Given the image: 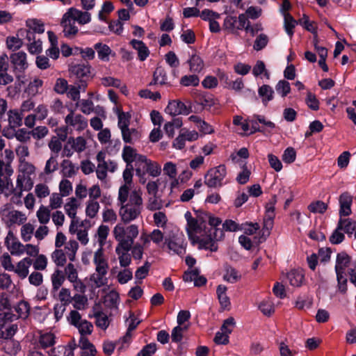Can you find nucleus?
Segmentation results:
<instances>
[{
    "label": "nucleus",
    "mask_w": 356,
    "mask_h": 356,
    "mask_svg": "<svg viewBox=\"0 0 356 356\" xmlns=\"http://www.w3.org/2000/svg\"><path fill=\"white\" fill-rule=\"evenodd\" d=\"M118 205L122 222L127 224L136 220L140 216L143 208L142 191L134 189L130 192L129 186H121L118 191Z\"/></svg>",
    "instance_id": "1"
},
{
    "label": "nucleus",
    "mask_w": 356,
    "mask_h": 356,
    "mask_svg": "<svg viewBox=\"0 0 356 356\" xmlns=\"http://www.w3.org/2000/svg\"><path fill=\"white\" fill-rule=\"evenodd\" d=\"M206 216L208 218L210 227H206L205 234L200 241V248L211 252H216L218 249V241L224 238L223 229L217 227L221 224V220L211 215H206Z\"/></svg>",
    "instance_id": "2"
},
{
    "label": "nucleus",
    "mask_w": 356,
    "mask_h": 356,
    "mask_svg": "<svg viewBox=\"0 0 356 356\" xmlns=\"http://www.w3.org/2000/svg\"><path fill=\"white\" fill-rule=\"evenodd\" d=\"M92 262L95 266V273L91 275L90 281L96 287H101L107 283L106 275L109 268L104 250L97 248L95 251Z\"/></svg>",
    "instance_id": "3"
},
{
    "label": "nucleus",
    "mask_w": 356,
    "mask_h": 356,
    "mask_svg": "<svg viewBox=\"0 0 356 356\" xmlns=\"http://www.w3.org/2000/svg\"><path fill=\"white\" fill-rule=\"evenodd\" d=\"M138 234V226L135 224L125 226L118 223L113 229V237L118 242L116 246L131 247Z\"/></svg>",
    "instance_id": "4"
},
{
    "label": "nucleus",
    "mask_w": 356,
    "mask_h": 356,
    "mask_svg": "<svg viewBox=\"0 0 356 356\" xmlns=\"http://www.w3.org/2000/svg\"><path fill=\"white\" fill-rule=\"evenodd\" d=\"M118 127L124 143L134 144L140 140L141 133L138 129L130 127V115L128 113H121L118 115Z\"/></svg>",
    "instance_id": "5"
},
{
    "label": "nucleus",
    "mask_w": 356,
    "mask_h": 356,
    "mask_svg": "<svg viewBox=\"0 0 356 356\" xmlns=\"http://www.w3.org/2000/svg\"><path fill=\"white\" fill-rule=\"evenodd\" d=\"M227 168L223 164L210 168L204 175V184L209 188H220L229 183Z\"/></svg>",
    "instance_id": "6"
},
{
    "label": "nucleus",
    "mask_w": 356,
    "mask_h": 356,
    "mask_svg": "<svg viewBox=\"0 0 356 356\" xmlns=\"http://www.w3.org/2000/svg\"><path fill=\"white\" fill-rule=\"evenodd\" d=\"M68 323L75 327L81 337L80 339H88L86 336L90 335L93 331V325L86 319L82 318L81 314L76 310H71L67 317Z\"/></svg>",
    "instance_id": "7"
},
{
    "label": "nucleus",
    "mask_w": 356,
    "mask_h": 356,
    "mask_svg": "<svg viewBox=\"0 0 356 356\" xmlns=\"http://www.w3.org/2000/svg\"><path fill=\"white\" fill-rule=\"evenodd\" d=\"M64 122L65 129H70V133L73 131L81 133L88 125V121L86 117L72 109L69 111V113L65 117Z\"/></svg>",
    "instance_id": "8"
},
{
    "label": "nucleus",
    "mask_w": 356,
    "mask_h": 356,
    "mask_svg": "<svg viewBox=\"0 0 356 356\" xmlns=\"http://www.w3.org/2000/svg\"><path fill=\"white\" fill-rule=\"evenodd\" d=\"M186 232L189 239L193 244H197L199 249L200 248V241L205 234L206 225L202 218H194L186 224Z\"/></svg>",
    "instance_id": "9"
},
{
    "label": "nucleus",
    "mask_w": 356,
    "mask_h": 356,
    "mask_svg": "<svg viewBox=\"0 0 356 356\" xmlns=\"http://www.w3.org/2000/svg\"><path fill=\"white\" fill-rule=\"evenodd\" d=\"M34 184L33 179H26L17 175L15 187H13L14 195L10 197V202L15 204H22L21 198L23 192L29 191Z\"/></svg>",
    "instance_id": "10"
},
{
    "label": "nucleus",
    "mask_w": 356,
    "mask_h": 356,
    "mask_svg": "<svg viewBox=\"0 0 356 356\" xmlns=\"http://www.w3.org/2000/svg\"><path fill=\"white\" fill-rule=\"evenodd\" d=\"M10 61L16 74V79L20 81L22 76L17 73L24 72L29 67L26 54L22 51L13 53L10 55Z\"/></svg>",
    "instance_id": "11"
},
{
    "label": "nucleus",
    "mask_w": 356,
    "mask_h": 356,
    "mask_svg": "<svg viewBox=\"0 0 356 356\" xmlns=\"http://www.w3.org/2000/svg\"><path fill=\"white\" fill-rule=\"evenodd\" d=\"M165 243L174 254L181 256L186 253V242L182 234H175L166 238Z\"/></svg>",
    "instance_id": "12"
},
{
    "label": "nucleus",
    "mask_w": 356,
    "mask_h": 356,
    "mask_svg": "<svg viewBox=\"0 0 356 356\" xmlns=\"http://www.w3.org/2000/svg\"><path fill=\"white\" fill-rule=\"evenodd\" d=\"M80 207V202L75 197H70L64 205V209L66 214L72 219L69 228L70 233L75 232V226L78 224L76 219L77 209Z\"/></svg>",
    "instance_id": "13"
},
{
    "label": "nucleus",
    "mask_w": 356,
    "mask_h": 356,
    "mask_svg": "<svg viewBox=\"0 0 356 356\" xmlns=\"http://www.w3.org/2000/svg\"><path fill=\"white\" fill-rule=\"evenodd\" d=\"M5 245L12 255L21 256L24 254V245L14 235L12 231H9L5 238Z\"/></svg>",
    "instance_id": "14"
},
{
    "label": "nucleus",
    "mask_w": 356,
    "mask_h": 356,
    "mask_svg": "<svg viewBox=\"0 0 356 356\" xmlns=\"http://www.w3.org/2000/svg\"><path fill=\"white\" fill-rule=\"evenodd\" d=\"M60 26L63 28V35L68 39L74 38L79 33V28L67 13H65L62 17Z\"/></svg>",
    "instance_id": "15"
},
{
    "label": "nucleus",
    "mask_w": 356,
    "mask_h": 356,
    "mask_svg": "<svg viewBox=\"0 0 356 356\" xmlns=\"http://www.w3.org/2000/svg\"><path fill=\"white\" fill-rule=\"evenodd\" d=\"M56 336L51 332H39V335L36 340V346L46 350L52 348L56 343Z\"/></svg>",
    "instance_id": "16"
},
{
    "label": "nucleus",
    "mask_w": 356,
    "mask_h": 356,
    "mask_svg": "<svg viewBox=\"0 0 356 356\" xmlns=\"http://www.w3.org/2000/svg\"><path fill=\"white\" fill-rule=\"evenodd\" d=\"M66 13L73 19L74 22H77L81 25H84L91 22V14L87 11H81L72 7L67 9Z\"/></svg>",
    "instance_id": "17"
},
{
    "label": "nucleus",
    "mask_w": 356,
    "mask_h": 356,
    "mask_svg": "<svg viewBox=\"0 0 356 356\" xmlns=\"http://www.w3.org/2000/svg\"><path fill=\"white\" fill-rule=\"evenodd\" d=\"M139 162L143 165V169L145 170L150 176L156 177L160 175L161 168L158 163L148 159L145 156H140Z\"/></svg>",
    "instance_id": "18"
},
{
    "label": "nucleus",
    "mask_w": 356,
    "mask_h": 356,
    "mask_svg": "<svg viewBox=\"0 0 356 356\" xmlns=\"http://www.w3.org/2000/svg\"><path fill=\"white\" fill-rule=\"evenodd\" d=\"M166 112L170 115H188L189 108L181 101L172 100L168 103L165 108Z\"/></svg>",
    "instance_id": "19"
},
{
    "label": "nucleus",
    "mask_w": 356,
    "mask_h": 356,
    "mask_svg": "<svg viewBox=\"0 0 356 356\" xmlns=\"http://www.w3.org/2000/svg\"><path fill=\"white\" fill-rule=\"evenodd\" d=\"M94 49L97 53L98 58L103 62H108L111 56H115V53L110 48V47L102 42L95 44Z\"/></svg>",
    "instance_id": "20"
},
{
    "label": "nucleus",
    "mask_w": 356,
    "mask_h": 356,
    "mask_svg": "<svg viewBox=\"0 0 356 356\" xmlns=\"http://www.w3.org/2000/svg\"><path fill=\"white\" fill-rule=\"evenodd\" d=\"M32 265V259L30 257H25L20 260L14 266L13 272L17 274V275L22 280L25 279L29 273V268Z\"/></svg>",
    "instance_id": "21"
},
{
    "label": "nucleus",
    "mask_w": 356,
    "mask_h": 356,
    "mask_svg": "<svg viewBox=\"0 0 356 356\" xmlns=\"http://www.w3.org/2000/svg\"><path fill=\"white\" fill-rule=\"evenodd\" d=\"M339 215L340 216H348L351 213V204L353 197L348 192H344L339 196Z\"/></svg>",
    "instance_id": "22"
},
{
    "label": "nucleus",
    "mask_w": 356,
    "mask_h": 356,
    "mask_svg": "<svg viewBox=\"0 0 356 356\" xmlns=\"http://www.w3.org/2000/svg\"><path fill=\"white\" fill-rule=\"evenodd\" d=\"M131 247H115V253L118 255L120 266L122 268L128 267L131 263V255L129 251Z\"/></svg>",
    "instance_id": "23"
},
{
    "label": "nucleus",
    "mask_w": 356,
    "mask_h": 356,
    "mask_svg": "<svg viewBox=\"0 0 356 356\" xmlns=\"http://www.w3.org/2000/svg\"><path fill=\"white\" fill-rule=\"evenodd\" d=\"M26 40H27L28 50L32 54H38L42 51V41L36 39L35 35L31 31H26Z\"/></svg>",
    "instance_id": "24"
},
{
    "label": "nucleus",
    "mask_w": 356,
    "mask_h": 356,
    "mask_svg": "<svg viewBox=\"0 0 356 356\" xmlns=\"http://www.w3.org/2000/svg\"><path fill=\"white\" fill-rule=\"evenodd\" d=\"M36 168L29 161L19 163L17 175L26 179H33L35 177Z\"/></svg>",
    "instance_id": "25"
},
{
    "label": "nucleus",
    "mask_w": 356,
    "mask_h": 356,
    "mask_svg": "<svg viewBox=\"0 0 356 356\" xmlns=\"http://www.w3.org/2000/svg\"><path fill=\"white\" fill-rule=\"evenodd\" d=\"M150 85L171 86V83L168 79L167 72L163 67H159L155 70Z\"/></svg>",
    "instance_id": "26"
},
{
    "label": "nucleus",
    "mask_w": 356,
    "mask_h": 356,
    "mask_svg": "<svg viewBox=\"0 0 356 356\" xmlns=\"http://www.w3.org/2000/svg\"><path fill=\"white\" fill-rule=\"evenodd\" d=\"M10 176L0 175V195L3 194L6 197L14 195L13 185Z\"/></svg>",
    "instance_id": "27"
},
{
    "label": "nucleus",
    "mask_w": 356,
    "mask_h": 356,
    "mask_svg": "<svg viewBox=\"0 0 356 356\" xmlns=\"http://www.w3.org/2000/svg\"><path fill=\"white\" fill-rule=\"evenodd\" d=\"M109 227L105 225H100L95 234V239L98 244V248L104 250V246L106 243V240L109 234Z\"/></svg>",
    "instance_id": "28"
},
{
    "label": "nucleus",
    "mask_w": 356,
    "mask_h": 356,
    "mask_svg": "<svg viewBox=\"0 0 356 356\" xmlns=\"http://www.w3.org/2000/svg\"><path fill=\"white\" fill-rule=\"evenodd\" d=\"M60 167L63 176L68 178L74 177L79 169V166L76 165L69 159H64L61 162Z\"/></svg>",
    "instance_id": "29"
},
{
    "label": "nucleus",
    "mask_w": 356,
    "mask_h": 356,
    "mask_svg": "<svg viewBox=\"0 0 356 356\" xmlns=\"http://www.w3.org/2000/svg\"><path fill=\"white\" fill-rule=\"evenodd\" d=\"M227 286L222 284L218 285L216 289V294L219 303L221 308L224 310L229 309L231 305L229 298L227 295Z\"/></svg>",
    "instance_id": "30"
},
{
    "label": "nucleus",
    "mask_w": 356,
    "mask_h": 356,
    "mask_svg": "<svg viewBox=\"0 0 356 356\" xmlns=\"http://www.w3.org/2000/svg\"><path fill=\"white\" fill-rule=\"evenodd\" d=\"M132 47L138 52V56L140 60L144 61L149 55V51L145 44L138 40H132L130 42Z\"/></svg>",
    "instance_id": "31"
},
{
    "label": "nucleus",
    "mask_w": 356,
    "mask_h": 356,
    "mask_svg": "<svg viewBox=\"0 0 356 356\" xmlns=\"http://www.w3.org/2000/svg\"><path fill=\"white\" fill-rule=\"evenodd\" d=\"M350 261V257L346 252H340L337 254L334 268L335 272L345 273V270L348 266Z\"/></svg>",
    "instance_id": "32"
},
{
    "label": "nucleus",
    "mask_w": 356,
    "mask_h": 356,
    "mask_svg": "<svg viewBox=\"0 0 356 356\" xmlns=\"http://www.w3.org/2000/svg\"><path fill=\"white\" fill-rule=\"evenodd\" d=\"M122 159L127 163V165H131L134 161L139 162V156L141 154H138L136 150L131 146H124L122 149Z\"/></svg>",
    "instance_id": "33"
},
{
    "label": "nucleus",
    "mask_w": 356,
    "mask_h": 356,
    "mask_svg": "<svg viewBox=\"0 0 356 356\" xmlns=\"http://www.w3.org/2000/svg\"><path fill=\"white\" fill-rule=\"evenodd\" d=\"M26 25L28 27V29H22L20 32L26 33V31H31L33 32L34 35L36 33H43L44 32V24L38 19H29L26 22Z\"/></svg>",
    "instance_id": "34"
},
{
    "label": "nucleus",
    "mask_w": 356,
    "mask_h": 356,
    "mask_svg": "<svg viewBox=\"0 0 356 356\" xmlns=\"http://www.w3.org/2000/svg\"><path fill=\"white\" fill-rule=\"evenodd\" d=\"M1 347L7 354L11 356L16 355L21 348L19 343L12 339L3 340L1 342Z\"/></svg>",
    "instance_id": "35"
},
{
    "label": "nucleus",
    "mask_w": 356,
    "mask_h": 356,
    "mask_svg": "<svg viewBox=\"0 0 356 356\" xmlns=\"http://www.w3.org/2000/svg\"><path fill=\"white\" fill-rule=\"evenodd\" d=\"M190 71L193 73H200L204 67L203 60L199 55L193 54L188 60Z\"/></svg>",
    "instance_id": "36"
},
{
    "label": "nucleus",
    "mask_w": 356,
    "mask_h": 356,
    "mask_svg": "<svg viewBox=\"0 0 356 356\" xmlns=\"http://www.w3.org/2000/svg\"><path fill=\"white\" fill-rule=\"evenodd\" d=\"M65 280V275L61 270L56 269L51 276L52 293L56 292L63 285Z\"/></svg>",
    "instance_id": "37"
},
{
    "label": "nucleus",
    "mask_w": 356,
    "mask_h": 356,
    "mask_svg": "<svg viewBox=\"0 0 356 356\" xmlns=\"http://www.w3.org/2000/svg\"><path fill=\"white\" fill-rule=\"evenodd\" d=\"M79 346L81 349V356H95L97 350L95 346L88 339H81L79 341Z\"/></svg>",
    "instance_id": "38"
},
{
    "label": "nucleus",
    "mask_w": 356,
    "mask_h": 356,
    "mask_svg": "<svg viewBox=\"0 0 356 356\" xmlns=\"http://www.w3.org/2000/svg\"><path fill=\"white\" fill-rule=\"evenodd\" d=\"M6 218L10 225H22L26 220V215L19 211L13 210L8 213Z\"/></svg>",
    "instance_id": "39"
},
{
    "label": "nucleus",
    "mask_w": 356,
    "mask_h": 356,
    "mask_svg": "<svg viewBox=\"0 0 356 356\" xmlns=\"http://www.w3.org/2000/svg\"><path fill=\"white\" fill-rule=\"evenodd\" d=\"M241 278V273L232 266H227L223 275V280L229 283H236Z\"/></svg>",
    "instance_id": "40"
},
{
    "label": "nucleus",
    "mask_w": 356,
    "mask_h": 356,
    "mask_svg": "<svg viewBox=\"0 0 356 356\" xmlns=\"http://www.w3.org/2000/svg\"><path fill=\"white\" fill-rule=\"evenodd\" d=\"M304 275L300 270H292L287 274V280L289 284L296 287L300 286L302 284Z\"/></svg>",
    "instance_id": "41"
},
{
    "label": "nucleus",
    "mask_w": 356,
    "mask_h": 356,
    "mask_svg": "<svg viewBox=\"0 0 356 356\" xmlns=\"http://www.w3.org/2000/svg\"><path fill=\"white\" fill-rule=\"evenodd\" d=\"M72 303L74 310H85L88 305V298L85 295L76 293L73 296Z\"/></svg>",
    "instance_id": "42"
},
{
    "label": "nucleus",
    "mask_w": 356,
    "mask_h": 356,
    "mask_svg": "<svg viewBox=\"0 0 356 356\" xmlns=\"http://www.w3.org/2000/svg\"><path fill=\"white\" fill-rule=\"evenodd\" d=\"M337 225L339 229H341L347 234H352L356 228V221L352 220L350 218L342 219L341 218Z\"/></svg>",
    "instance_id": "43"
},
{
    "label": "nucleus",
    "mask_w": 356,
    "mask_h": 356,
    "mask_svg": "<svg viewBox=\"0 0 356 356\" xmlns=\"http://www.w3.org/2000/svg\"><path fill=\"white\" fill-rule=\"evenodd\" d=\"M258 94L264 104L266 105L268 102L273 99L274 91L270 86L263 85L259 88Z\"/></svg>",
    "instance_id": "44"
},
{
    "label": "nucleus",
    "mask_w": 356,
    "mask_h": 356,
    "mask_svg": "<svg viewBox=\"0 0 356 356\" xmlns=\"http://www.w3.org/2000/svg\"><path fill=\"white\" fill-rule=\"evenodd\" d=\"M100 205L97 201L95 200H88L86 205V215L89 218H94L97 216Z\"/></svg>",
    "instance_id": "45"
},
{
    "label": "nucleus",
    "mask_w": 356,
    "mask_h": 356,
    "mask_svg": "<svg viewBox=\"0 0 356 356\" xmlns=\"http://www.w3.org/2000/svg\"><path fill=\"white\" fill-rule=\"evenodd\" d=\"M36 216L40 223L46 225L50 220L51 209L47 207L41 205L36 212Z\"/></svg>",
    "instance_id": "46"
},
{
    "label": "nucleus",
    "mask_w": 356,
    "mask_h": 356,
    "mask_svg": "<svg viewBox=\"0 0 356 356\" xmlns=\"http://www.w3.org/2000/svg\"><path fill=\"white\" fill-rule=\"evenodd\" d=\"M68 144H72L74 152H82L86 148V140L82 136H78L76 138H70L68 139Z\"/></svg>",
    "instance_id": "47"
},
{
    "label": "nucleus",
    "mask_w": 356,
    "mask_h": 356,
    "mask_svg": "<svg viewBox=\"0 0 356 356\" xmlns=\"http://www.w3.org/2000/svg\"><path fill=\"white\" fill-rule=\"evenodd\" d=\"M56 298L61 304L67 306L72 302L73 296L69 289L62 288L58 291Z\"/></svg>",
    "instance_id": "48"
},
{
    "label": "nucleus",
    "mask_w": 356,
    "mask_h": 356,
    "mask_svg": "<svg viewBox=\"0 0 356 356\" xmlns=\"http://www.w3.org/2000/svg\"><path fill=\"white\" fill-rule=\"evenodd\" d=\"M284 17V26L286 33L292 37L293 35V29L297 24V22L291 14H286Z\"/></svg>",
    "instance_id": "49"
},
{
    "label": "nucleus",
    "mask_w": 356,
    "mask_h": 356,
    "mask_svg": "<svg viewBox=\"0 0 356 356\" xmlns=\"http://www.w3.org/2000/svg\"><path fill=\"white\" fill-rule=\"evenodd\" d=\"M71 71L79 78L87 76L90 73V67L84 64H77L72 67Z\"/></svg>",
    "instance_id": "50"
},
{
    "label": "nucleus",
    "mask_w": 356,
    "mask_h": 356,
    "mask_svg": "<svg viewBox=\"0 0 356 356\" xmlns=\"http://www.w3.org/2000/svg\"><path fill=\"white\" fill-rule=\"evenodd\" d=\"M163 172L165 175H168L170 179H175V181L172 183V186L177 184L178 182L176 180V177L177 175V166L175 163L170 161L165 163L163 166Z\"/></svg>",
    "instance_id": "51"
},
{
    "label": "nucleus",
    "mask_w": 356,
    "mask_h": 356,
    "mask_svg": "<svg viewBox=\"0 0 356 356\" xmlns=\"http://www.w3.org/2000/svg\"><path fill=\"white\" fill-rule=\"evenodd\" d=\"M95 318L96 320V325L98 327L105 330L109 326L110 321L106 314L103 312H97L95 314Z\"/></svg>",
    "instance_id": "52"
},
{
    "label": "nucleus",
    "mask_w": 356,
    "mask_h": 356,
    "mask_svg": "<svg viewBox=\"0 0 356 356\" xmlns=\"http://www.w3.org/2000/svg\"><path fill=\"white\" fill-rule=\"evenodd\" d=\"M79 248V244L75 240H70L65 246V253L70 261H73Z\"/></svg>",
    "instance_id": "53"
},
{
    "label": "nucleus",
    "mask_w": 356,
    "mask_h": 356,
    "mask_svg": "<svg viewBox=\"0 0 356 356\" xmlns=\"http://www.w3.org/2000/svg\"><path fill=\"white\" fill-rule=\"evenodd\" d=\"M114 10V6L111 1H105L101 10L98 13V18L100 21L106 22L107 19V15L110 14Z\"/></svg>",
    "instance_id": "54"
},
{
    "label": "nucleus",
    "mask_w": 356,
    "mask_h": 356,
    "mask_svg": "<svg viewBox=\"0 0 356 356\" xmlns=\"http://www.w3.org/2000/svg\"><path fill=\"white\" fill-rule=\"evenodd\" d=\"M43 81L39 78H35L31 81L26 88V92L29 95L35 96L39 92V89L42 88Z\"/></svg>",
    "instance_id": "55"
},
{
    "label": "nucleus",
    "mask_w": 356,
    "mask_h": 356,
    "mask_svg": "<svg viewBox=\"0 0 356 356\" xmlns=\"http://www.w3.org/2000/svg\"><path fill=\"white\" fill-rule=\"evenodd\" d=\"M200 83V79L195 74L184 75L180 79V84L185 87L197 86Z\"/></svg>",
    "instance_id": "56"
},
{
    "label": "nucleus",
    "mask_w": 356,
    "mask_h": 356,
    "mask_svg": "<svg viewBox=\"0 0 356 356\" xmlns=\"http://www.w3.org/2000/svg\"><path fill=\"white\" fill-rule=\"evenodd\" d=\"M17 330V326L15 325H3L0 328V338L3 340L11 339Z\"/></svg>",
    "instance_id": "57"
},
{
    "label": "nucleus",
    "mask_w": 356,
    "mask_h": 356,
    "mask_svg": "<svg viewBox=\"0 0 356 356\" xmlns=\"http://www.w3.org/2000/svg\"><path fill=\"white\" fill-rule=\"evenodd\" d=\"M58 163L56 156H51L47 161L44 168L43 173L49 175L58 170Z\"/></svg>",
    "instance_id": "58"
},
{
    "label": "nucleus",
    "mask_w": 356,
    "mask_h": 356,
    "mask_svg": "<svg viewBox=\"0 0 356 356\" xmlns=\"http://www.w3.org/2000/svg\"><path fill=\"white\" fill-rule=\"evenodd\" d=\"M260 226L257 222H244L241 224V230L243 231L245 235L251 236L254 234L259 229Z\"/></svg>",
    "instance_id": "59"
},
{
    "label": "nucleus",
    "mask_w": 356,
    "mask_h": 356,
    "mask_svg": "<svg viewBox=\"0 0 356 356\" xmlns=\"http://www.w3.org/2000/svg\"><path fill=\"white\" fill-rule=\"evenodd\" d=\"M34 232V226L31 223H26L21 227V237L24 242L30 241Z\"/></svg>",
    "instance_id": "60"
},
{
    "label": "nucleus",
    "mask_w": 356,
    "mask_h": 356,
    "mask_svg": "<svg viewBox=\"0 0 356 356\" xmlns=\"http://www.w3.org/2000/svg\"><path fill=\"white\" fill-rule=\"evenodd\" d=\"M277 92L282 97H286L291 92L290 83L285 80H280L275 86Z\"/></svg>",
    "instance_id": "61"
},
{
    "label": "nucleus",
    "mask_w": 356,
    "mask_h": 356,
    "mask_svg": "<svg viewBox=\"0 0 356 356\" xmlns=\"http://www.w3.org/2000/svg\"><path fill=\"white\" fill-rule=\"evenodd\" d=\"M8 122L10 127L13 128L20 127L22 123V118L17 111H10L8 113Z\"/></svg>",
    "instance_id": "62"
},
{
    "label": "nucleus",
    "mask_w": 356,
    "mask_h": 356,
    "mask_svg": "<svg viewBox=\"0 0 356 356\" xmlns=\"http://www.w3.org/2000/svg\"><path fill=\"white\" fill-rule=\"evenodd\" d=\"M131 332L127 330L126 334L116 343L118 350L121 352L126 350L131 341Z\"/></svg>",
    "instance_id": "63"
},
{
    "label": "nucleus",
    "mask_w": 356,
    "mask_h": 356,
    "mask_svg": "<svg viewBox=\"0 0 356 356\" xmlns=\"http://www.w3.org/2000/svg\"><path fill=\"white\" fill-rule=\"evenodd\" d=\"M133 278V273L130 268H124L117 275V280L121 284H124Z\"/></svg>",
    "instance_id": "64"
}]
</instances>
